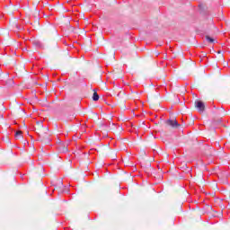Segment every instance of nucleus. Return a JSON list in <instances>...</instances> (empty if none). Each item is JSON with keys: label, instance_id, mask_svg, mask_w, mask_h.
Returning a JSON list of instances; mask_svg holds the SVG:
<instances>
[{"label": "nucleus", "instance_id": "f257e3e1", "mask_svg": "<svg viewBox=\"0 0 230 230\" xmlns=\"http://www.w3.org/2000/svg\"><path fill=\"white\" fill-rule=\"evenodd\" d=\"M195 107L199 109V112H204L206 106L202 102V101H196L195 102Z\"/></svg>", "mask_w": 230, "mask_h": 230}, {"label": "nucleus", "instance_id": "20e7f679", "mask_svg": "<svg viewBox=\"0 0 230 230\" xmlns=\"http://www.w3.org/2000/svg\"><path fill=\"white\" fill-rule=\"evenodd\" d=\"M93 102H98L100 100V95H98V93L94 92L93 95Z\"/></svg>", "mask_w": 230, "mask_h": 230}, {"label": "nucleus", "instance_id": "7ed1b4c3", "mask_svg": "<svg viewBox=\"0 0 230 230\" xmlns=\"http://www.w3.org/2000/svg\"><path fill=\"white\" fill-rule=\"evenodd\" d=\"M14 137H15V139H21V137H22V131H21V130L16 131Z\"/></svg>", "mask_w": 230, "mask_h": 230}, {"label": "nucleus", "instance_id": "423d86ee", "mask_svg": "<svg viewBox=\"0 0 230 230\" xmlns=\"http://www.w3.org/2000/svg\"><path fill=\"white\" fill-rule=\"evenodd\" d=\"M45 130H48V128H45Z\"/></svg>", "mask_w": 230, "mask_h": 230}, {"label": "nucleus", "instance_id": "f03ea898", "mask_svg": "<svg viewBox=\"0 0 230 230\" xmlns=\"http://www.w3.org/2000/svg\"><path fill=\"white\" fill-rule=\"evenodd\" d=\"M166 123L170 127H172V128H179V127H181V125L179 124V122H177L176 119H169L166 121Z\"/></svg>", "mask_w": 230, "mask_h": 230}, {"label": "nucleus", "instance_id": "39448f33", "mask_svg": "<svg viewBox=\"0 0 230 230\" xmlns=\"http://www.w3.org/2000/svg\"><path fill=\"white\" fill-rule=\"evenodd\" d=\"M206 40H208V42H210L211 44H213V42H215V39L209 37V36H205Z\"/></svg>", "mask_w": 230, "mask_h": 230}]
</instances>
